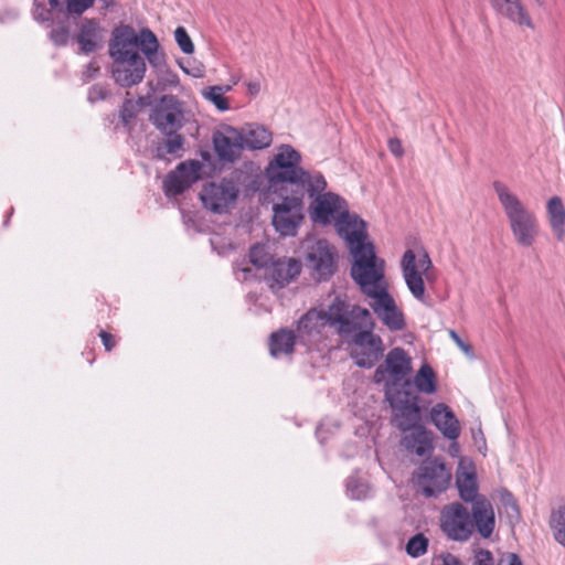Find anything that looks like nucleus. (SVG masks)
Wrapping results in <instances>:
<instances>
[{
    "instance_id": "a19ab883",
    "label": "nucleus",
    "mask_w": 565,
    "mask_h": 565,
    "mask_svg": "<svg viewBox=\"0 0 565 565\" xmlns=\"http://www.w3.org/2000/svg\"><path fill=\"white\" fill-rule=\"evenodd\" d=\"M211 245L218 255H226L232 249V244L217 234L212 236Z\"/></svg>"
},
{
    "instance_id": "f03ea898",
    "label": "nucleus",
    "mask_w": 565,
    "mask_h": 565,
    "mask_svg": "<svg viewBox=\"0 0 565 565\" xmlns=\"http://www.w3.org/2000/svg\"><path fill=\"white\" fill-rule=\"evenodd\" d=\"M492 186L507 218L513 242L522 248L533 247L541 235L540 221L535 211L507 183L494 181Z\"/></svg>"
},
{
    "instance_id": "bf43d9fd",
    "label": "nucleus",
    "mask_w": 565,
    "mask_h": 565,
    "mask_svg": "<svg viewBox=\"0 0 565 565\" xmlns=\"http://www.w3.org/2000/svg\"><path fill=\"white\" fill-rule=\"evenodd\" d=\"M232 87H233V85L221 86V88H223V90H222V92H223L224 94H225V93H227V92H230V90H232Z\"/></svg>"
},
{
    "instance_id": "4be33fe9",
    "label": "nucleus",
    "mask_w": 565,
    "mask_h": 565,
    "mask_svg": "<svg viewBox=\"0 0 565 565\" xmlns=\"http://www.w3.org/2000/svg\"><path fill=\"white\" fill-rule=\"evenodd\" d=\"M545 218L555 242H565V204L561 196L553 195L545 202Z\"/></svg>"
},
{
    "instance_id": "58836bf2",
    "label": "nucleus",
    "mask_w": 565,
    "mask_h": 565,
    "mask_svg": "<svg viewBox=\"0 0 565 565\" xmlns=\"http://www.w3.org/2000/svg\"><path fill=\"white\" fill-rule=\"evenodd\" d=\"M174 38H175V41H177L179 47L181 49V51L183 53H185V54L193 53L194 45L183 26L177 28V30L174 31Z\"/></svg>"
},
{
    "instance_id": "f3484780",
    "label": "nucleus",
    "mask_w": 565,
    "mask_h": 565,
    "mask_svg": "<svg viewBox=\"0 0 565 565\" xmlns=\"http://www.w3.org/2000/svg\"><path fill=\"white\" fill-rule=\"evenodd\" d=\"M370 298L372 310L388 330L402 331L406 327L405 316L387 289Z\"/></svg>"
},
{
    "instance_id": "6e6d98bb",
    "label": "nucleus",
    "mask_w": 565,
    "mask_h": 565,
    "mask_svg": "<svg viewBox=\"0 0 565 565\" xmlns=\"http://www.w3.org/2000/svg\"><path fill=\"white\" fill-rule=\"evenodd\" d=\"M472 437L476 443L480 439L482 443H484L483 434L481 428H478L477 430H472Z\"/></svg>"
},
{
    "instance_id": "c9c22d12",
    "label": "nucleus",
    "mask_w": 565,
    "mask_h": 565,
    "mask_svg": "<svg viewBox=\"0 0 565 565\" xmlns=\"http://www.w3.org/2000/svg\"><path fill=\"white\" fill-rule=\"evenodd\" d=\"M150 90L154 94L156 92H164L168 88L177 87L179 85V77L172 72L162 73L156 86L151 82L148 83Z\"/></svg>"
},
{
    "instance_id": "a18cd8bd",
    "label": "nucleus",
    "mask_w": 565,
    "mask_h": 565,
    "mask_svg": "<svg viewBox=\"0 0 565 565\" xmlns=\"http://www.w3.org/2000/svg\"><path fill=\"white\" fill-rule=\"evenodd\" d=\"M108 95V90L103 85H94L88 93V99L90 102H96L99 99H104Z\"/></svg>"
},
{
    "instance_id": "09e8293b",
    "label": "nucleus",
    "mask_w": 565,
    "mask_h": 565,
    "mask_svg": "<svg viewBox=\"0 0 565 565\" xmlns=\"http://www.w3.org/2000/svg\"><path fill=\"white\" fill-rule=\"evenodd\" d=\"M449 335L450 338L454 340V342L466 353V354H470L471 352V348L469 344L465 343L460 337L456 333V331L454 330H450L449 331Z\"/></svg>"
},
{
    "instance_id": "c85d7f7f",
    "label": "nucleus",
    "mask_w": 565,
    "mask_h": 565,
    "mask_svg": "<svg viewBox=\"0 0 565 565\" xmlns=\"http://www.w3.org/2000/svg\"><path fill=\"white\" fill-rule=\"evenodd\" d=\"M239 131L244 139L245 149H264L269 147L273 141L271 132L263 126L252 125Z\"/></svg>"
},
{
    "instance_id": "a211bd4d",
    "label": "nucleus",
    "mask_w": 565,
    "mask_h": 565,
    "mask_svg": "<svg viewBox=\"0 0 565 565\" xmlns=\"http://www.w3.org/2000/svg\"><path fill=\"white\" fill-rule=\"evenodd\" d=\"M215 152L222 161H236L245 150L239 129L228 125L221 126L213 135Z\"/></svg>"
},
{
    "instance_id": "680f3d73",
    "label": "nucleus",
    "mask_w": 565,
    "mask_h": 565,
    "mask_svg": "<svg viewBox=\"0 0 565 565\" xmlns=\"http://www.w3.org/2000/svg\"><path fill=\"white\" fill-rule=\"evenodd\" d=\"M535 3L539 6V7H543L545 4V0H534Z\"/></svg>"
},
{
    "instance_id": "ea45409f",
    "label": "nucleus",
    "mask_w": 565,
    "mask_h": 565,
    "mask_svg": "<svg viewBox=\"0 0 565 565\" xmlns=\"http://www.w3.org/2000/svg\"><path fill=\"white\" fill-rule=\"evenodd\" d=\"M170 136L171 137L164 143V150L166 153L174 154L181 150L184 139L181 135H177L175 132Z\"/></svg>"
},
{
    "instance_id": "6ab92c4d",
    "label": "nucleus",
    "mask_w": 565,
    "mask_h": 565,
    "mask_svg": "<svg viewBox=\"0 0 565 565\" xmlns=\"http://www.w3.org/2000/svg\"><path fill=\"white\" fill-rule=\"evenodd\" d=\"M202 163L191 160L180 163L177 169L168 174L164 189L168 195L182 193L201 177Z\"/></svg>"
},
{
    "instance_id": "e433bc0d",
    "label": "nucleus",
    "mask_w": 565,
    "mask_h": 565,
    "mask_svg": "<svg viewBox=\"0 0 565 565\" xmlns=\"http://www.w3.org/2000/svg\"><path fill=\"white\" fill-rule=\"evenodd\" d=\"M428 540L423 534H416L406 544V552L413 557H419L427 552Z\"/></svg>"
},
{
    "instance_id": "423d86ee",
    "label": "nucleus",
    "mask_w": 565,
    "mask_h": 565,
    "mask_svg": "<svg viewBox=\"0 0 565 565\" xmlns=\"http://www.w3.org/2000/svg\"><path fill=\"white\" fill-rule=\"evenodd\" d=\"M351 255L354 259L351 275L367 297L387 289L384 279L385 263L376 257L373 245H365L363 248L352 252Z\"/></svg>"
},
{
    "instance_id": "9d476101",
    "label": "nucleus",
    "mask_w": 565,
    "mask_h": 565,
    "mask_svg": "<svg viewBox=\"0 0 565 565\" xmlns=\"http://www.w3.org/2000/svg\"><path fill=\"white\" fill-rule=\"evenodd\" d=\"M441 532L455 542H467L475 532L470 511L459 502L443 507L439 516Z\"/></svg>"
},
{
    "instance_id": "bb28decb",
    "label": "nucleus",
    "mask_w": 565,
    "mask_h": 565,
    "mask_svg": "<svg viewBox=\"0 0 565 565\" xmlns=\"http://www.w3.org/2000/svg\"><path fill=\"white\" fill-rule=\"evenodd\" d=\"M431 433L420 425L403 431L402 445L418 456H424L431 450Z\"/></svg>"
},
{
    "instance_id": "412c9836",
    "label": "nucleus",
    "mask_w": 565,
    "mask_h": 565,
    "mask_svg": "<svg viewBox=\"0 0 565 565\" xmlns=\"http://www.w3.org/2000/svg\"><path fill=\"white\" fill-rule=\"evenodd\" d=\"M386 397L394 409L393 423L402 433L423 425L420 409L415 402L402 403L394 394Z\"/></svg>"
},
{
    "instance_id": "cd10ccee",
    "label": "nucleus",
    "mask_w": 565,
    "mask_h": 565,
    "mask_svg": "<svg viewBox=\"0 0 565 565\" xmlns=\"http://www.w3.org/2000/svg\"><path fill=\"white\" fill-rule=\"evenodd\" d=\"M103 30L94 20L85 21L77 35V42L83 53H92L102 46Z\"/></svg>"
},
{
    "instance_id": "7c9ffc66",
    "label": "nucleus",
    "mask_w": 565,
    "mask_h": 565,
    "mask_svg": "<svg viewBox=\"0 0 565 565\" xmlns=\"http://www.w3.org/2000/svg\"><path fill=\"white\" fill-rule=\"evenodd\" d=\"M295 345V335L290 330L281 329L270 337L269 350L274 358L290 354Z\"/></svg>"
},
{
    "instance_id": "39448f33",
    "label": "nucleus",
    "mask_w": 565,
    "mask_h": 565,
    "mask_svg": "<svg viewBox=\"0 0 565 565\" xmlns=\"http://www.w3.org/2000/svg\"><path fill=\"white\" fill-rule=\"evenodd\" d=\"M370 319L371 316L367 319L351 317V331L340 334L350 345V355L355 364L366 369L372 367L384 352L381 337L370 330H362L363 326L372 324Z\"/></svg>"
},
{
    "instance_id": "72a5a7b5",
    "label": "nucleus",
    "mask_w": 565,
    "mask_h": 565,
    "mask_svg": "<svg viewBox=\"0 0 565 565\" xmlns=\"http://www.w3.org/2000/svg\"><path fill=\"white\" fill-rule=\"evenodd\" d=\"M220 85L209 86L202 89V96L204 99L213 104L217 110L227 111L230 109L228 98H226L222 92Z\"/></svg>"
},
{
    "instance_id": "0e129e2a",
    "label": "nucleus",
    "mask_w": 565,
    "mask_h": 565,
    "mask_svg": "<svg viewBox=\"0 0 565 565\" xmlns=\"http://www.w3.org/2000/svg\"><path fill=\"white\" fill-rule=\"evenodd\" d=\"M231 84H232V85H236V84H237V81H231Z\"/></svg>"
},
{
    "instance_id": "20e7f679",
    "label": "nucleus",
    "mask_w": 565,
    "mask_h": 565,
    "mask_svg": "<svg viewBox=\"0 0 565 565\" xmlns=\"http://www.w3.org/2000/svg\"><path fill=\"white\" fill-rule=\"evenodd\" d=\"M401 269L412 296L422 303H427L426 286L436 281V271L427 252L422 247L405 250Z\"/></svg>"
},
{
    "instance_id": "1a4fd4ad",
    "label": "nucleus",
    "mask_w": 565,
    "mask_h": 565,
    "mask_svg": "<svg viewBox=\"0 0 565 565\" xmlns=\"http://www.w3.org/2000/svg\"><path fill=\"white\" fill-rule=\"evenodd\" d=\"M300 162L301 154L292 146L287 143L278 146L265 169L270 186L279 183L296 184L297 177L302 170Z\"/></svg>"
},
{
    "instance_id": "dca6fc26",
    "label": "nucleus",
    "mask_w": 565,
    "mask_h": 565,
    "mask_svg": "<svg viewBox=\"0 0 565 565\" xmlns=\"http://www.w3.org/2000/svg\"><path fill=\"white\" fill-rule=\"evenodd\" d=\"M337 233L347 243L350 253L373 245L369 241L366 223L355 213L349 210L334 224Z\"/></svg>"
},
{
    "instance_id": "aec40b11",
    "label": "nucleus",
    "mask_w": 565,
    "mask_h": 565,
    "mask_svg": "<svg viewBox=\"0 0 565 565\" xmlns=\"http://www.w3.org/2000/svg\"><path fill=\"white\" fill-rule=\"evenodd\" d=\"M429 417L435 427L448 440H457L461 433V425L451 408L444 404L437 403L429 411Z\"/></svg>"
},
{
    "instance_id": "052dcab7",
    "label": "nucleus",
    "mask_w": 565,
    "mask_h": 565,
    "mask_svg": "<svg viewBox=\"0 0 565 565\" xmlns=\"http://www.w3.org/2000/svg\"><path fill=\"white\" fill-rule=\"evenodd\" d=\"M249 268H243L242 269V273H243V279H247V274L249 273Z\"/></svg>"
},
{
    "instance_id": "473e14b6",
    "label": "nucleus",
    "mask_w": 565,
    "mask_h": 565,
    "mask_svg": "<svg viewBox=\"0 0 565 565\" xmlns=\"http://www.w3.org/2000/svg\"><path fill=\"white\" fill-rule=\"evenodd\" d=\"M550 527L554 540L565 548V505L552 510Z\"/></svg>"
},
{
    "instance_id": "e2e57ef3",
    "label": "nucleus",
    "mask_w": 565,
    "mask_h": 565,
    "mask_svg": "<svg viewBox=\"0 0 565 565\" xmlns=\"http://www.w3.org/2000/svg\"><path fill=\"white\" fill-rule=\"evenodd\" d=\"M90 67L94 70V72H97V71H98V66L93 67V65H90Z\"/></svg>"
},
{
    "instance_id": "79ce46f5",
    "label": "nucleus",
    "mask_w": 565,
    "mask_h": 565,
    "mask_svg": "<svg viewBox=\"0 0 565 565\" xmlns=\"http://www.w3.org/2000/svg\"><path fill=\"white\" fill-rule=\"evenodd\" d=\"M93 3L94 0H67V10L70 13L81 14Z\"/></svg>"
},
{
    "instance_id": "9b49d317",
    "label": "nucleus",
    "mask_w": 565,
    "mask_h": 565,
    "mask_svg": "<svg viewBox=\"0 0 565 565\" xmlns=\"http://www.w3.org/2000/svg\"><path fill=\"white\" fill-rule=\"evenodd\" d=\"M239 189L235 181L222 179L205 184L200 193L204 206L214 213L231 210L238 198Z\"/></svg>"
},
{
    "instance_id": "ddd939ff",
    "label": "nucleus",
    "mask_w": 565,
    "mask_h": 565,
    "mask_svg": "<svg viewBox=\"0 0 565 565\" xmlns=\"http://www.w3.org/2000/svg\"><path fill=\"white\" fill-rule=\"evenodd\" d=\"M451 473L439 459L423 462L414 476V483L426 497L445 491L450 482Z\"/></svg>"
},
{
    "instance_id": "2eb2a0df",
    "label": "nucleus",
    "mask_w": 565,
    "mask_h": 565,
    "mask_svg": "<svg viewBox=\"0 0 565 565\" xmlns=\"http://www.w3.org/2000/svg\"><path fill=\"white\" fill-rule=\"evenodd\" d=\"M348 210L344 199L333 192H326L311 202L310 216L316 223L334 225Z\"/></svg>"
},
{
    "instance_id": "6e6552de",
    "label": "nucleus",
    "mask_w": 565,
    "mask_h": 565,
    "mask_svg": "<svg viewBox=\"0 0 565 565\" xmlns=\"http://www.w3.org/2000/svg\"><path fill=\"white\" fill-rule=\"evenodd\" d=\"M412 370V356L402 348H393L376 367L373 380L377 384H383L386 396H391L397 386L408 383L407 377Z\"/></svg>"
},
{
    "instance_id": "4d7b16f0",
    "label": "nucleus",
    "mask_w": 565,
    "mask_h": 565,
    "mask_svg": "<svg viewBox=\"0 0 565 565\" xmlns=\"http://www.w3.org/2000/svg\"><path fill=\"white\" fill-rule=\"evenodd\" d=\"M49 3L52 8H57L60 6L58 0H49Z\"/></svg>"
},
{
    "instance_id": "0eeeda50",
    "label": "nucleus",
    "mask_w": 565,
    "mask_h": 565,
    "mask_svg": "<svg viewBox=\"0 0 565 565\" xmlns=\"http://www.w3.org/2000/svg\"><path fill=\"white\" fill-rule=\"evenodd\" d=\"M193 113L186 104L171 94L162 95L153 105L150 120L163 134L172 135L191 121Z\"/></svg>"
},
{
    "instance_id": "de8ad7c7",
    "label": "nucleus",
    "mask_w": 565,
    "mask_h": 565,
    "mask_svg": "<svg viewBox=\"0 0 565 565\" xmlns=\"http://www.w3.org/2000/svg\"><path fill=\"white\" fill-rule=\"evenodd\" d=\"M438 565H463L462 562L452 554H444L438 558Z\"/></svg>"
},
{
    "instance_id": "2f4dec72",
    "label": "nucleus",
    "mask_w": 565,
    "mask_h": 565,
    "mask_svg": "<svg viewBox=\"0 0 565 565\" xmlns=\"http://www.w3.org/2000/svg\"><path fill=\"white\" fill-rule=\"evenodd\" d=\"M296 183H300L306 186L310 198L323 194L322 192L327 188V181L320 172H310L303 169L297 177Z\"/></svg>"
},
{
    "instance_id": "5701e85b",
    "label": "nucleus",
    "mask_w": 565,
    "mask_h": 565,
    "mask_svg": "<svg viewBox=\"0 0 565 565\" xmlns=\"http://www.w3.org/2000/svg\"><path fill=\"white\" fill-rule=\"evenodd\" d=\"M471 518L475 529L481 537L488 539L495 527V514L492 503L484 497H479L472 502Z\"/></svg>"
},
{
    "instance_id": "4c0bfd02",
    "label": "nucleus",
    "mask_w": 565,
    "mask_h": 565,
    "mask_svg": "<svg viewBox=\"0 0 565 565\" xmlns=\"http://www.w3.org/2000/svg\"><path fill=\"white\" fill-rule=\"evenodd\" d=\"M348 493L353 499H363L367 495L369 488L358 478H350L347 484Z\"/></svg>"
},
{
    "instance_id": "603ef678",
    "label": "nucleus",
    "mask_w": 565,
    "mask_h": 565,
    "mask_svg": "<svg viewBox=\"0 0 565 565\" xmlns=\"http://www.w3.org/2000/svg\"><path fill=\"white\" fill-rule=\"evenodd\" d=\"M247 92L250 96L255 97L259 94L262 85L258 81H250L246 84Z\"/></svg>"
},
{
    "instance_id": "49530a36",
    "label": "nucleus",
    "mask_w": 565,
    "mask_h": 565,
    "mask_svg": "<svg viewBox=\"0 0 565 565\" xmlns=\"http://www.w3.org/2000/svg\"><path fill=\"white\" fill-rule=\"evenodd\" d=\"M388 149L397 158L403 157L404 148L402 141L398 138H391L387 142Z\"/></svg>"
},
{
    "instance_id": "b1692460",
    "label": "nucleus",
    "mask_w": 565,
    "mask_h": 565,
    "mask_svg": "<svg viewBox=\"0 0 565 565\" xmlns=\"http://www.w3.org/2000/svg\"><path fill=\"white\" fill-rule=\"evenodd\" d=\"M300 268V263L294 258L271 260L265 271V278L270 281L271 287H284L299 275Z\"/></svg>"
},
{
    "instance_id": "f704fd0d",
    "label": "nucleus",
    "mask_w": 565,
    "mask_h": 565,
    "mask_svg": "<svg viewBox=\"0 0 565 565\" xmlns=\"http://www.w3.org/2000/svg\"><path fill=\"white\" fill-rule=\"evenodd\" d=\"M249 260L255 267L266 270L273 257L266 245L256 244L250 248Z\"/></svg>"
},
{
    "instance_id": "c756f323",
    "label": "nucleus",
    "mask_w": 565,
    "mask_h": 565,
    "mask_svg": "<svg viewBox=\"0 0 565 565\" xmlns=\"http://www.w3.org/2000/svg\"><path fill=\"white\" fill-rule=\"evenodd\" d=\"M412 384L422 394H435L438 387L437 375L429 364L423 363L414 374Z\"/></svg>"
},
{
    "instance_id": "37998d69",
    "label": "nucleus",
    "mask_w": 565,
    "mask_h": 565,
    "mask_svg": "<svg viewBox=\"0 0 565 565\" xmlns=\"http://www.w3.org/2000/svg\"><path fill=\"white\" fill-rule=\"evenodd\" d=\"M472 565H493L491 553L482 548L476 550Z\"/></svg>"
},
{
    "instance_id": "864d4df0",
    "label": "nucleus",
    "mask_w": 565,
    "mask_h": 565,
    "mask_svg": "<svg viewBox=\"0 0 565 565\" xmlns=\"http://www.w3.org/2000/svg\"><path fill=\"white\" fill-rule=\"evenodd\" d=\"M99 335L102 338V341H103V344H104L105 349L107 351H110L115 347V342L113 340L111 334H109V333H107L105 331H102Z\"/></svg>"
},
{
    "instance_id": "3c124183",
    "label": "nucleus",
    "mask_w": 565,
    "mask_h": 565,
    "mask_svg": "<svg viewBox=\"0 0 565 565\" xmlns=\"http://www.w3.org/2000/svg\"><path fill=\"white\" fill-rule=\"evenodd\" d=\"M499 565H522L520 558L515 554H508L500 559Z\"/></svg>"
},
{
    "instance_id": "13d9d810",
    "label": "nucleus",
    "mask_w": 565,
    "mask_h": 565,
    "mask_svg": "<svg viewBox=\"0 0 565 565\" xmlns=\"http://www.w3.org/2000/svg\"><path fill=\"white\" fill-rule=\"evenodd\" d=\"M104 6L107 8V7H110L114 4L115 0H100Z\"/></svg>"
},
{
    "instance_id": "4468645a",
    "label": "nucleus",
    "mask_w": 565,
    "mask_h": 565,
    "mask_svg": "<svg viewBox=\"0 0 565 565\" xmlns=\"http://www.w3.org/2000/svg\"><path fill=\"white\" fill-rule=\"evenodd\" d=\"M303 218L302 195L284 198L274 205L273 224L284 236H294Z\"/></svg>"
},
{
    "instance_id": "f257e3e1",
    "label": "nucleus",
    "mask_w": 565,
    "mask_h": 565,
    "mask_svg": "<svg viewBox=\"0 0 565 565\" xmlns=\"http://www.w3.org/2000/svg\"><path fill=\"white\" fill-rule=\"evenodd\" d=\"M138 49L152 67L161 70L164 66V54L159 51V42L152 31L142 29L137 33L129 25L114 29L108 52L113 60V78L122 87L137 85L145 77L147 66Z\"/></svg>"
},
{
    "instance_id": "8fccbe9b",
    "label": "nucleus",
    "mask_w": 565,
    "mask_h": 565,
    "mask_svg": "<svg viewBox=\"0 0 565 565\" xmlns=\"http://www.w3.org/2000/svg\"><path fill=\"white\" fill-rule=\"evenodd\" d=\"M34 18L39 21H46L50 18V11L41 6H36L34 9Z\"/></svg>"
},
{
    "instance_id": "f8f14e48",
    "label": "nucleus",
    "mask_w": 565,
    "mask_h": 565,
    "mask_svg": "<svg viewBox=\"0 0 565 565\" xmlns=\"http://www.w3.org/2000/svg\"><path fill=\"white\" fill-rule=\"evenodd\" d=\"M308 268L318 279L329 278L335 270L337 252L326 239H307L305 244Z\"/></svg>"
},
{
    "instance_id": "c03bdc74",
    "label": "nucleus",
    "mask_w": 565,
    "mask_h": 565,
    "mask_svg": "<svg viewBox=\"0 0 565 565\" xmlns=\"http://www.w3.org/2000/svg\"><path fill=\"white\" fill-rule=\"evenodd\" d=\"M51 39L55 44L63 45L67 42L68 30L65 26H58L51 32Z\"/></svg>"
},
{
    "instance_id": "5fc2aeb1",
    "label": "nucleus",
    "mask_w": 565,
    "mask_h": 565,
    "mask_svg": "<svg viewBox=\"0 0 565 565\" xmlns=\"http://www.w3.org/2000/svg\"><path fill=\"white\" fill-rule=\"evenodd\" d=\"M451 444L449 445L448 452L452 457H458L460 454V447L457 443V440H450Z\"/></svg>"
},
{
    "instance_id": "7ed1b4c3",
    "label": "nucleus",
    "mask_w": 565,
    "mask_h": 565,
    "mask_svg": "<svg viewBox=\"0 0 565 565\" xmlns=\"http://www.w3.org/2000/svg\"><path fill=\"white\" fill-rule=\"evenodd\" d=\"M351 317L367 319L370 311L361 307H353L349 311L348 305L340 298H335L328 311L311 309L300 318L297 326L298 338L310 342L326 326L333 327L339 334H347L351 331Z\"/></svg>"
},
{
    "instance_id": "a878e982",
    "label": "nucleus",
    "mask_w": 565,
    "mask_h": 565,
    "mask_svg": "<svg viewBox=\"0 0 565 565\" xmlns=\"http://www.w3.org/2000/svg\"><path fill=\"white\" fill-rule=\"evenodd\" d=\"M492 8L510 21L531 28V18L521 0H490Z\"/></svg>"
},
{
    "instance_id": "393cba45",
    "label": "nucleus",
    "mask_w": 565,
    "mask_h": 565,
    "mask_svg": "<svg viewBox=\"0 0 565 565\" xmlns=\"http://www.w3.org/2000/svg\"><path fill=\"white\" fill-rule=\"evenodd\" d=\"M456 483L460 498L466 502H473L478 493V484L475 472V467L470 459L461 458L459 461Z\"/></svg>"
}]
</instances>
